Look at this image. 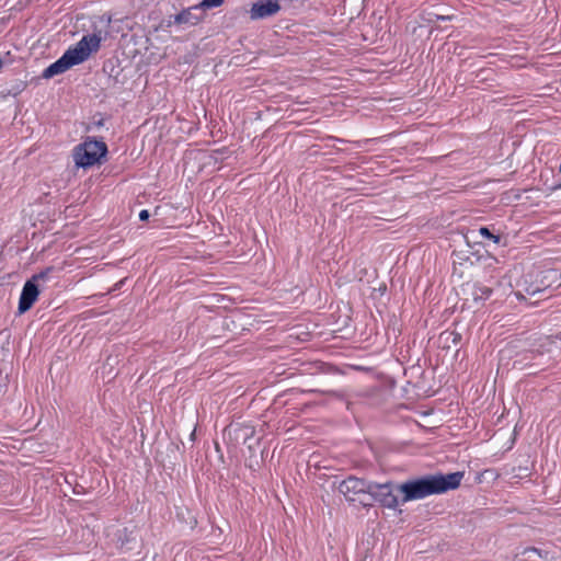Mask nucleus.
Returning <instances> with one entry per match:
<instances>
[{"label":"nucleus","mask_w":561,"mask_h":561,"mask_svg":"<svg viewBox=\"0 0 561 561\" xmlns=\"http://www.w3.org/2000/svg\"><path fill=\"white\" fill-rule=\"evenodd\" d=\"M387 287H386V284H381L379 287H378V290L383 294L386 291Z\"/></svg>","instance_id":"nucleus-25"},{"label":"nucleus","mask_w":561,"mask_h":561,"mask_svg":"<svg viewBox=\"0 0 561 561\" xmlns=\"http://www.w3.org/2000/svg\"><path fill=\"white\" fill-rule=\"evenodd\" d=\"M41 278L39 275L33 276L28 279L22 289L20 301H19V312L24 313L30 310L33 304L37 300L39 295V288L36 282Z\"/></svg>","instance_id":"nucleus-10"},{"label":"nucleus","mask_w":561,"mask_h":561,"mask_svg":"<svg viewBox=\"0 0 561 561\" xmlns=\"http://www.w3.org/2000/svg\"><path fill=\"white\" fill-rule=\"evenodd\" d=\"M540 289L539 288H535L530 291V294H536L537 291H539ZM529 293V290H527Z\"/></svg>","instance_id":"nucleus-27"},{"label":"nucleus","mask_w":561,"mask_h":561,"mask_svg":"<svg viewBox=\"0 0 561 561\" xmlns=\"http://www.w3.org/2000/svg\"><path fill=\"white\" fill-rule=\"evenodd\" d=\"M398 490V485L391 482L387 483H370L369 495L371 496V503L374 501L379 502L382 506L394 508L398 505V497L394 491Z\"/></svg>","instance_id":"nucleus-9"},{"label":"nucleus","mask_w":561,"mask_h":561,"mask_svg":"<svg viewBox=\"0 0 561 561\" xmlns=\"http://www.w3.org/2000/svg\"><path fill=\"white\" fill-rule=\"evenodd\" d=\"M493 471L492 470H485L484 473L489 474V473H492Z\"/></svg>","instance_id":"nucleus-28"},{"label":"nucleus","mask_w":561,"mask_h":561,"mask_svg":"<svg viewBox=\"0 0 561 561\" xmlns=\"http://www.w3.org/2000/svg\"><path fill=\"white\" fill-rule=\"evenodd\" d=\"M107 154V145L102 139L92 136H87L81 144L75 147L72 152L76 167L84 170L102 165L106 162Z\"/></svg>","instance_id":"nucleus-2"},{"label":"nucleus","mask_w":561,"mask_h":561,"mask_svg":"<svg viewBox=\"0 0 561 561\" xmlns=\"http://www.w3.org/2000/svg\"><path fill=\"white\" fill-rule=\"evenodd\" d=\"M101 31L83 35L82 38L72 47V66L80 65L89 59L101 47Z\"/></svg>","instance_id":"nucleus-7"},{"label":"nucleus","mask_w":561,"mask_h":561,"mask_svg":"<svg viewBox=\"0 0 561 561\" xmlns=\"http://www.w3.org/2000/svg\"><path fill=\"white\" fill-rule=\"evenodd\" d=\"M541 552L536 548H527L523 551L520 557L516 558L515 561H538L541 559Z\"/></svg>","instance_id":"nucleus-19"},{"label":"nucleus","mask_w":561,"mask_h":561,"mask_svg":"<svg viewBox=\"0 0 561 561\" xmlns=\"http://www.w3.org/2000/svg\"><path fill=\"white\" fill-rule=\"evenodd\" d=\"M79 561H88V558L84 557V558L80 559Z\"/></svg>","instance_id":"nucleus-29"},{"label":"nucleus","mask_w":561,"mask_h":561,"mask_svg":"<svg viewBox=\"0 0 561 561\" xmlns=\"http://www.w3.org/2000/svg\"><path fill=\"white\" fill-rule=\"evenodd\" d=\"M72 493L73 494H83V493H87V491L82 485L77 483L75 486H72Z\"/></svg>","instance_id":"nucleus-23"},{"label":"nucleus","mask_w":561,"mask_h":561,"mask_svg":"<svg viewBox=\"0 0 561 561\" xmlns=\"http://www.w3.org/2000/svg\"><path fill=\"white\" fill-rule=\"evenodd\" d=\"M463 472L457 471L448 474H428L422 478L407 481L398 485V491L403 494L402 502L424 499L432 494L445 493L460 485Z\"/></svg>","instance_id":"nucleus-1"},{"label":"nucleus","mask_w":561,"mask_h":561,"mask_svg":"<svg viewBox=\"0 0 561 561\" xmlns=\"http://www.w3.org/2000/svg\"><path fill=\"white\" fill-rule=\"evenodd\" d=\"M260 442L261 438L254 436V440L245 444L249 450L250 467L259 465V454L262 453L260 449Z\"/></svg>","instance_id":"nucleus-18"},{"label":"nucleus","mask_w":561,"mask_h":561,"mask_svg":"<svg viewBox=\"0 0 561 561\" xmlns=\"http://www.w3.org/2000/svg\"><path fill=\"white\" fill-rule=\"evenodd\" d=\"M138 217H139V219H140L141 221H146V220H148V219H149V217H150V213H149V210H147V209H142V210L139 213Z\"/></svg>","instance_id":"nucleus-24"},{"label":"nucleus","mask_w":561,"mask_h":561,"mask_svg":"<svg viewBox=\"0 0 561 561\" xmlns=\"http://www.w3.org/2000/svg\"><path fill=\"white\" fill-rule=\"evenodd\" d=\"M70 69V48L67 49L62 57L58 59L56 62L51 64L48 68H46L43 72V78L50 79L58 75L65 73Z\"/></svg>","instance_id":"nucleus-14"},{"label":"nucleus","mask_w":561,"mask_h":561,"mask_svg":"<svg viewBox=\"0 0 561 561\" xmlns=\"http://www.w3.org/2000/svg\"><path fill=\"white\" fill-rule=\"evenodd\" d=\"M435 19L434 20H431V22H438V21H442V22H445V21H450L453 20V16L451 15H440V14H435L434 15Z\"/></svg>","instance_id":"nucleus-22"},{"label":"nucleus","mask_w":561,"mask_h":561,"mask_svg":"<svg viewBox=\"0 0 561 561\" xmlns=\"http://www.w3.org/2000/svg\"><path fill=\"white\" fill-rule=\"evenodd\" d=\"M454 273L462 276L471 267L485 268L496 262L486 248H458L453 252Z\"/></svg>","instance_id":"nucleus-3"},{"label":"nucleus","mask_w":561,"mask_h":561,"mask_svg":"<svg viewBox=\"0 0 561 561\" xmlns=\"http://www.w3.org/2000/svg\"><path fill=\"white\" fill-rule=\"evenodd\" d=\"M94 533L89 526L81 528L80 540L76 543V550L72 549V554H80L85 548L93 546Z\"/></svg>","instance_id":"nucleus-17"},{"label":"nucleus","mask_w":561,"mask_h":561,"mask_svg":"<svg viewBox=\"0 0 561 561\" xmlns=\"http://www.w3.org/2000/svg\"><path fill=\"white\" fill-rule=\"evenodd\" d=\"M224 434L234 444H247L254 440L255 430L251 425L231 423L225 428Z\"/></svg>","instance_id":"nucleus-11"},{"label":"nucleus","mask_w":561,"mask_h":561,"mask_svg":"<svg viewBox=\"0 0 561 561\" xmlns=\"http://www.w3.org/2000/svg\"><path fill=\"white\" fill-rule=\"evenodd\" d=\"M503 474L513 480H519L530 474V466L528 458L520 461L518 466H505Z\"/></svg>","instance_id":"nucleus-15"},{"label":"nucleus","mask_w":561,"mask_h":561,"mask_svg":"<svg viewBox=\"0 0 561 561\" xmlns=\"http://www.w3.org/2000/svg\"><path fill=\"white\" fill-rule=\"evenodd\" d=\"M204 18L205 14L199 12V10L193 9L192 5L182 10L178 14L171 15L168 20V26H171L172 24L194 26L202 22Z\"/></svg>","instance_id":"nucleus-13"},{"label":"nucleus","mask_w":561,"mask_h":561,"mask_svg":"<svg viewBox=\"0 0 561 561\" xmlns=\"http://www.w3.org/2000/svg\"><path fill=\"white\" fill-rule=\"evenodd\" d=\"M461 340V333L455 330H446L438 335L437 344L443 350H450Z\"/></svg>","instance_id":"nucleus-16"},{"label":"nucleus","mask_w":561,"mask_h":561,"mask_svg":"<svg viewBox=\"0 0 561 561\" xmlns=\"http://www.w3.org/2000/svg\"><path fill=\"white\" fill-rule=\"evenodd\" d=\"M370 483L371 482L369 481L352 476L340 483L339 491L346 497L347 501L358 502L363 506H370Z\"/></svg>","instance_id":"nucleus-5"},{"label":"nucleus","mask_w":561,"mask_h":561,"mask_svg":"<svg viewBox=\"0 0 561 561\" xmlns=\"http://www.w3.org/2000/svg\"><path fill=\"white\" fill-rule=\"evenodd\" d=\"M279 11L278 0H259L252 4L250 18L251 20H263L275 15Z\"/></svg>","instance_id":"nucleus-12"},{"label":"nucleus","mask_w":561,"mask_h":561,"mask_svg":"<svg viewBox=\"0 0 561 561\" xmlns=\"http://www.w3.org/2000/svg\"><path fill=\"white\" fill-rule=\"evenodd\" d=\"M107 537L115 543L117 549L130 556L140 554L142 540L140 530L135 525L125 526L123 528L113 526L107 530Z\"/></svg>","instance_id":"nucleus-4"},{"label":"nucleus","mask_w":561,"mask_h":561,"mask_svg":"<svg viewBox=\"0 0 561 561\" xmlns=\"http://www.w3.org/2000/svg\"><path fill=\"white\" fill-rule=\"evenodd\" d=\"M194 440H195V428L193 430V432L190 435V442H194Z\"/></svg>","instance_id":"nucleus-26"},{"label":"nucleus","mask_w":561,"mask_h":561,"mask_svg":"<svg viewBox=\"0 0 561 561\" xmlns=\"http://www.w3.org/2000/svg\"><path fill=\"white\" fill-rule=\"evenodd\" d=\"M492 291V287L471 280L460 286V295L463 299V305L469 309H478L481 307L484 300L491 296Z\"/></svg>","instance_id":"nucleus-6"},{"label":"nucleus","mask_w":561,"mask_h":561,"mask_svg":"<svg viewBox=\"0 0 561 561\" xmlns=\"http://www.w3.org/2000/svg\"><path fill=\"white\" fill-rule=\"evenodd\" d=\"M483 240L497 244L501 241V237L494 234L488 227H479L457 232L453 239L455 243H465L466 245H481Z\"/></svg>","instance_id":"nucleus-8"},{"label":"nucleus","mask_w":561,"mask_h":561,"mask_svg":"<svg viewBox=\"0 0 561 561\" xmlns=\"http://www.w3.org/2000/svg\"><path fill=\"white\" fill-rule=\"evenodd\" d=\"M225 0H202L198 4L193 5V9L199 10L204 13L205 10H210L220 7Z\"/></svg>","instance_id":"nucleus-20"},{"label":"nucleus","mask_w":561,"mask_h":561,"mask_svg":"<svg viewBox=\"0 0 561 561\" xmlns=\"http://www.w3.org/2000/svg\"><path fill=\"white\" fill-rule=\"evenodd\" d=\"M104 117L101 114L93 116V121L85 127V131H91L93 128H100L104 126Z\"/></svg>","instance_id":"nucleus-21"}]
</instances>
